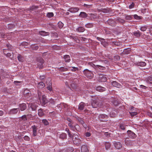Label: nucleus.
Masks as SVG:
<instances>
[{"mask_svg": "<svg viewBox=\"0 0 152 152\" xmlns=\"http://www.w3.org/2000/svg\"><path fill=\"white\" fill-rule=\"evenodd\" d=\"M18 60L20 62H23L24 60V57L20 54H18Z\"/></svg>", "mask_w": 152, "mask_h": 152, "instance_id": "nucleus-28", "label": "nucleus"}, {"mask_svg": "<svg viewBox=\"0 0 152 152\" xmlns=\"http://www.w3.org/2000/svg\"><path fill=\"white\" fill-rule=\"evenodd\" d=\"M98 118L100 121L104 122L108 121V116L105 114H100L99 115Z\"/></svg>", "mask_w": 152, "mask_h": 152, "instance_id": "nucleus-4", "label": "nucleus"}, {"mask_svg": "<svg viewBox=\"0 0 152 152\" xmlns=\"http://www.w3.org/2000/svg\"><path fill=\"white\" fill-rule=\"evenodd\" d=\"M134 18L136 19L137 20H140V16H138L136 14H135L134 15Z\"/></svg>", "mask_w": 152, "mask_h": 152, "instance_id": "nucleus-51", "label": "nucleus"}, {"mask_svg": "<svg viewBox=\"0 0 152 152\" xmlns=\"http://www.w3.org/2000/svg\"><path fill=\"white\" fill-rule=\"evenodd\" d=\"M116 114L114 112H111L110 114V116L112 117H114L115 116Z\"/></svg>", "mask_w": 152, "mask_h": 152, "instance_id": "nucleus-54", "label": "nucleus"}, {"mask_svg": "<svg viewBox=\"0 0 152 152\" xmlns=\"http://www.w3.org/2000/svg\"><path fill=\"white\" fill-rule=\"evenodd\" d=\"M84 74L89 78H92L94 76L92 72L87 69H86L83 71Z\"/></svg>", "mask_w": 152, "mask_h": 152, "instance_id": "nucleus-2", "label": "nucleus"}, {"mask_svg": "<svg viewBox=\"0 0 152 152\" xmlns=\"http://www.w3.org/2000/svg\"><path fill=\"white\" fill-rule=\"evenodd\" d=\"M68 134L69 137L71 138H73V136L75 135V134H73V133H71V132H70L69 133H68Z\"/></svg>", "mask_w": 152, "mask_h": 152, "instance_id": "nucleus-55", "label": "nucleus"}, {"mask_svg": "<svg viewBox=\"0 0 152 152\" xmlns=\"http://www.w3.org/2000/svg\"><path fill=\"white\" fill-rule=\"evenodd\" d=\"M27 115H22L21 117L20 118L21 119L24 121H26L27 120Z\"/></svg>", "mask_w": 152, "mask_h": 152, "instance_id": "nucleus-45", "label": "nucleus"}, {"mask_svg": "<svg viewBox=\"0 0 152 152\" xmlns=\"http://www.w3.org/2000/svg\"><path fill=\"white\" fill-rule=\"evenodd\" d=\"M79 17L80 18H85L88 17L87 14L84 12H81L79 15Z\"/></svg>", "mask_w": 152, "mask_h": 152, "instance_id": "nucleus-19", "label": "nucleus"}, {"mask_svg": "<svg viewBox=\"0 0 152 152\" xmlns=\"http://www.w3.org/2000/svg\"><path fill=\"white\" fill-rule=\"evenodd\" d=\"M56 100L54 99L51 98L50 99L49 102L53 104H55L56 103Z\"/></svg>", "mask_w": 152, "mask_h": 152, "instance_id": "nucleus-46", "label": "nucleus"}, {"mask_svg": "<svg viewBox=\"0 0 152 152\" xmlns=\"http://www.w3.org/2000/svg\"><path fill=\"white\" fill-rule=\"evenodd\" d=\"M48 86L47 87V89L49 91L50 94H51L53 93V89L52 86V83L51 82H49L47 84Z\"/></svg>", "mask_w": 152, "mask_h": 152, "instance_id": "nucleus-10", "label": "nucleus"}, {"mask_svg": "<svg viewBox=\"0 0 152 152\" xmlns=\"http://www.w3.org/2000/svg\"><path fill=\"white\" fill-rule=\"evenodd\" d=\"M136 64L140 66H146V63L145 62H138L136 63Z\"/></svg>", "mask_w": 152, "mask_h": 152, "instance_id": "nucleus-23", "label": "nucleus"}, {"mask_svg": "<svg viewBox=\"0 0 152 152\" xmlns=\"http://www.w3.org/2000/svg\"><path fill=\"white\" fill-rule=\"evenodd\" d=\"M85 103L83 102L80 103L78 106V109L81 110H83L85 106Z\"/></svg>", "mask_w": 152, "mask_h": 152, "instance_id": "nucleus-22", "label": "nucleus"}, {"mask_svg": "<svg viewBox=\"0 0 152 152\" xmlns=\"http://www.w3.org/2000/svg\"><path fill=\"white\" fill-rule=\"evenodd\" d=\"M45 78V77L44 76H40V79L41 80H42Z\"/></svg>", "mask_w": 152, "mask_h": 152, "instance_id": "nucleus-63", "label": "nucleus"}, {"mask_svg": "<svg viewBox=\"0 0 152 152\" xmlns=\"http://www.w3.org/2000/svg\"><path fill=\"white\" fill-rule=\"evenodd\" d=\"M76 31L78 32H83L84 31L85 29H76Z\"/></svg>", "mask_w": 152, "mask_h": 152, "instance_id": "nucleus-58", "label": "nucleus"}, {"mask_svg": "<svg viewBox=\"0 0 152 152\" xmlns=\"http://www.w3.org/2000/svg\"><path fill=\"white\" fill-rule=\"evenodd\" d=\"M31 48L33 50H37L39 48V47L37 45H31Z\"/></svg>", "mask_w": 152, "mask_h": 152, "instance_id": "nucleus-35", "label": "nucleus"}, {"mask_svg": "<svg viewBox=\"0 0 152 152\" xmlns=\"http://www.w3.org/2000/svg\"><path fill=\"white\" fill-rule=\"evenodd\" d=\"M117 21L118 22L123 23L125 22V21L124 20L120 18H118L117 19Z\"/></svg>", "mask_w": 152, "mask_h": 152, "instance_id": "nucleus-47", "label": "nucleus"}, {"mask_svg": "<svg viewBox=\"0 0 152 152\" xmlns=\"http://www.w3.org/2000/svg\"><path fill=\"white\" fill-rule=\"evenodd\" d=\"M112 85L119 88L122 87L121 85L115 81H113L111 83Z\"/></svg>", "mask_w": 152, "mask_h": 152, "instance_id": "nucleus-14", "label": "nucleus"}, {"mask_svg": "<svg viewBox=\"0 0 152 152\" xmlns=\"http://www.w3.org/2000/svg\"><path fill=\"white\" fill-rule=\"evenodd\" d=\"M99 81L101 82H105L107 80V78L104 76L102 75L99 78Z\"/></svg>", "mask_w": 152, "mask_h": 152, "instance_id": "nucleus-26", "label": "nucleus"}, {"mask_svg": "<svg viewBox=\"0 0 152 152\" xmlns=\"http://www.w3.org/2000/svg\"><path fill=\"white\" fill-rule=\"evenodd\" d=\"M79 10V8L77 7H74L69 8L68 11L71 13H75L77 12Z\"/></svg>", "mask_w": 152, "mask_h": 152, "instance_id": "nucleus-9", "label": "nucleus"}, {"mask_svg": "<svg viewBox=\"0 0 152 152\" xmlns=\"http://www.w3.org/2000/svg\"><path fill=\"white\" fill-rule=\"evenodd\" d=\"M64 59L66 62H69L70 60V57L69 55H65L64 57Z\"/></svg>", "mask_w": 152, "mask_h": 152, "instance_id": "nucleus-21", "label": "nucleus"}, {"mask_svg": "<svg viewBox=\"0 0 152 152\" xmlns=\"http://www.w3.org/2000/svg\"><path fill=\"white\" fill-rule=\"evenodd\" d=\"M45 86V85L42 82H40L38 84V87L39 88L42 89Z\"/></svg>", "mask_w": 152, "mask_h": 152, "instance_id": "nucleus-29", "label": "nucleus"}, {"mask_svg": "<svg viewBox=\"0 0 152 152\" xmlns=\"http://www.w3.org/2000/svg\"><path fill=\"white\" fill-rule=\"evenodd\" d=\"M24 140L26 141H29L30 140V138L27 136L26 135L24 137Z\"/></svg>", "mask_w": 152, "mask_h": 152, "instance_id": "nucleus-53", "label": "nucleus"}, {"mask_svg": "<svg viewBox=\"0 0 152 152\" xmlns=\"http://www.w3.org/2000/svg\"><path fill=\"white\" fill-rule=\"evenodd\" d=\"M128 135L130 138H134L136 137V135L135 134L130 130L127 131Z\"/></svg>", "mask_w": 152, "mask_h": 152, "instance_id": "nucleus-11", "label": "nucleus"}, {"mask_svg": "<svg viewBox=\"0 0 152 152\" xmlns=\"http://www.w3.org/2000/svg\"><path fill=\"white\" fill-rule=\"evenodd\" d=\"M7 56L8 57H11V54L10 53H7Z\"/></svg>", "mask_w": 152, "mask_h": 152, "instance_id": "nucleus-64", "label": "nucleus"}, {"mask_svg": "<svg viewBox=\"0 0 152 152\" xmlns=\"http://www.w3.org/2000/svg\"><path fill=\"white\" fill-rule=\"evenodd\" d=\"M124 16L126 20H131L132 19V16L130 15H128L126 14Z\"/></svg>", "mask_w": 152, "mask_h": 152, "instance_id": "nucleus-38", "label": "nucleus"}, {"mask_svg": "<svg viewBox=\"0 0 152 152\" xmlns=\"http://www.w3.org/2000/svg\"><path fill=\"white\" fill-rule=\"evenodd\" d=\"M88 18L90 20H95L98 18L99 17L96 14H90L88 15Z\"/></svg>", "mask_w": 152, "mask_h": 152, "instance_id": "nucleus-7", "label": "nucleus"}, {"mask_svg": "<svg viewBox=\"0 0 152 152\" xmlns=\"http://www.w3.org/2000/svg\"><path fill=\"white\" fill-rule=\"evenodd\" d=\"M75 123H69L68 124V126L71 128V129L73 131L74 130V126Z\"/></svg>", "mask_w": 152, "mask_h": 152, "instance_id": "nucleus-32", "label": "nucleus"}, {"mask_svg": "<svg viewBox=\"0 0 152 152\" xmlns=\"http://www.w3.org/2000/svg\"><path fill=\"white\" fill-rule=\"evenodd\" d=\"M59 70L61 72H65L67 71L68 69L66 67H61L59 68Z\"/></svg>", "mask_w": 152, "mask_h": 152, "instance_id": "nucleus-36", "label": "nucleus"}, {"mask_svg": "<svg viewBox=\"0 0 152 152\" xmlns=\"http://www.w3.org/2000/svg\"><path fill=\"white\" fill-rule=\"evenodd\" d=\"M74 128V130H73L74 131H77L79 132L81 130V129L79 125L76 123H75Z\"/></svg>", "mask_w": 152, "mask_h": 152, "instance_id": "nucleus-24", "label": "nucleus"}, {"mask_svg": "<svg viewBox=\"0 0 152 152\" xmlns=\"http://www.w3.org/2000/svg\"><path fill=\"white\" fill-rule=\"evenodd\" d=\"M105 147L106 149H108L110 147V144L109 142H106L105 143Z\"/></svg>", "mask_w": 152, "mask_h": 152, "instance_id": "nucleus-42", "label": "nucleus"}, {"mask_svg": "<svg viewBox=\"0 0 152 152\" xmlns=\"http://www.w3.org/2000/svg\"><path fill=\"white\" fill-rule=\"evenodd\" d=\"M42 122L45 125H47L48 124V121L46 119L42 120Z\"/></svg>", "mask_w": 152, "mask_h": 152, "instance_id": "nucleus-48", "label": "nucleus"}, {"mask_svg": "<svg viewBox=\"0 0 152 152\" xmlns=\"http://www.w3.org/2000/svg\"><path fill=\"white\" fill-rule=\"evenodd\" d=\"M67 135L66 133H62L60 135L59 138L62 139H64L66 138Z\"/></svg>", "mask_w": 152, "mask_h": 152, "instance_id": "nucleus-31", "label": "nucleus"}, {"mask_svg": "<svg viewBox=\"0 0 152 152\" xmlns=\"http://www.w3.org/2000/svg\"><path fill=\"white\" fill-rule=\"evenodd\" d=\"M114 44L117 46H119L120 45V44L119 42H114L113 43Z\"/></svg>", "mask_w": 152, "mask_h": 152, "instance_id": "nucleus-62", "label": "nucleus"}, {"mask_svg": "<svg viewBox=\"0 0 152 152\" xmlns=\"http://www.w3.org/2000/svg\"><path fill=\"white\" fill-rule=\"evenodd\" d=\"M115 147L117 149H119L122 147V145L119 142H115L114 143Z\"/></svg>", "mask_w": 152, "mask_h": 152, "instance_id": "nucleus-16", "label": "nucleus"}, {"mask_svg": "<svg viewBox=\"0 0 152 152\" xmlns=\"http://www.w3.org/2000/svg\"><path fill=\"white\" fill-rule=\"evenodd\" d=\"M21 83L20 81H14V83L15 84L17 85H19V84Z\"/></svg>", "mask_w": 152, "mask_h": 152, "instance_id": "nucleus-61", "label": "nucleus"}, {"mask_svg": "<svg viewBox=\"0 0 152 152\" xmlns=\"http://www.w3.org/2000/svg\"><path fill=\"white\" fill-rule=\"evenodd\" d=\"M70 70L72 71H75L78 70V68L75 67H72Z\"/></svg>", "mask_w": 152, "mask_h": 152, "instance_id": "nucleus-52", "label": "nucleus"}, {"mask_svg": "<svg viewBox=\"0 0 152 152\" xmlns=\"http://www.w3.org/2000/svg\"><path fill=\"white\" fill-rule=\"evenodd\" d=\"M54 16V14L52 12H48L47 14V16L49 18H51Z\"/></svg>", "mask_w": 152, "mask_h": 152, "instance_id": "nucleus-43", "label": "nucleus"}, {"mask_svg": "<svg viewBox=\"0 0 152 152\" xmlns=\"http://www.w3.org/2000/svg\"><path fill=\"white\" fill-rule=\"evenodd\" d=\"M61 105L62 107H64V108L67 109L68 107V106L66 104L64 103L61 104Z\"/></svg>", "mask_w": 152, "mask_h": 152, "instance_id": "nucleus-49", "label": "nucleus"}, {"mask_svg": "<svg viewBox=\"0 0 152 152\" xmlns=\"http://www.w3.org/2000/svg\"><path fill=\"white\" fill-rule=\"evenodd\" d=\"M85 135L87 137H89L91 135V134L90 132H87L85 133Z\"/></svg>", "mask_w": 152, "mask_h": 152, "instance_id": "nucleus-59", "label": "nucleus"}, {"mask_svg": "<svg viewBox=\"0 0 152 152\" xmlns=\"http://www.w3.org/2000/svg\"><path fill=\"white\" fill-rule=\"evenodd\" d=\"M126 125L123 124H121L119 125V128L122 130H124L126 128Z\"/></svg>", "mask_w": 152, "mask_h": 152, "instance_id": "nucleus-34", "label": "nucleus"}, {"mask_svg": "<svg viewBox=\"0 0 152 152\" xmlns=\"http://www.w3.org/2000/svg\"><path fill=\"white\" fill-rule=\"evenodd\" d=\"M39 33L40 35H42L43 36H46L48 35L49 34V32H46L44 31H40Z\"/></svg>", "mask_w": 152, "mask_h": 152, "instance_id": "nucleus-30", "label": "nucleus"}, {"mask_svg": "<svg viewBox=\"0 0 152 152\" xmlns=\"http://www.w3.org/2000/svg\"><path fill=\"white\" fill-rule=\"evenodd\" d=\"M81 152H89V151L86 146L83 145L81 147Z\"/></svg>", "mask_w": 152, "mask_h": 152, "instance_id": "nucleus-20", "label": "nucleus"}, {"mask_svg": "<svg viewBox=\"0 0 152 152\" xmlns=\"http://www.w3.org/2000/svg\"><path fill=\"white\" fill-rule=\"evenodd\" d=\"M134 36H136L137 37H138L140 36V33L139 31H137L136 32H134Z\"/></svg>", "mask_w": 152, "mask_h": 152, "instance_id": "nucleus-44", "label": "nucleus"}, {"mask_svg": "<svg viewBox=\"0 0 152 152\" xmlns=\"http://www.w3.org/2000/svg\"><path fill=\"white\" fill-rule=\"evenodd\" d=\"M137 111H130L129 112V113L132 116H134L137 114Z\"/></svg>", "mask_w": 152, "mask_h": 152, "instance_id": "nucleus-39", "label": "nucleus"}, {"mask_svg": "<svg viewBox=\"0 0 152 152\" xmlns=\"http://www.w3.org/2000/svg\"><path fill=\"white\" fill-rule=\"evenodd\" d=\"M39 99L41 103H42V105L44 106L48 102V100H47L45 95H42L41 98Z\"/></svg>", "mask_w": 152, "mask_h": 152, "instance_id": "nucleus-6", "label": "nucleus"}, {"mask_svg": "<svg viewBox=\"0 0 152 152\" xmlns=\"http://www.w3.org/2000/svg\"><path fill=\"white\" fill-rule=\"evenodd\" d=\"M58 25L59 28H62L64 26V24L61 21H59L58 23Z\"/></svg>", "mask_w": 152, "mask_h": 152, "instance_id": "nucleus-41", "label": "nucleus"}, {"mask_svg": "<svg viewBox=\"0 0 152 152\" xmlns=\"http://www.w3.org/2000/svg\"><path fill=\"white\" fill-rule=\"evenodd\" d=\"M134 3H132L129 6V9H131L133 8L134 6Z\"/></svg>", "mask_w": 152, "mask_h": 152, "instance_id": "nucleus-57", "label": "nucleus"}, {"mask_svg": "<svg viewBox=\"0 0 152 152\" xmlns=\"http://www.w3.org/2000/svg\"><path fill=\"white\" fill-rule=\"evenodd\" d=\"M38 114L40 117H42L44 115V113L42 111V110L41 109H40L38 110Z\"/></svg>", "mask_w": 152, "mask_h": 152, "instance_id": "nucleus-27", "label": "nucleus"}, {"mask_svg": "<svg viewBox=\"0 0 152 152\" xmlns=\"http://www.w3.org/2000/svg\"><path fill=\"white\" fill-rule=\"evenodd\" d=\"M96 90L100 92H102L106 90V88L101 86H98L96 88Z\"/></svg>", "mask_w": 152, "mask_h": 152, "instance_id": "nucleus-15", "label": "nucleus"}, {"mask_svg": "<svg viewBox=\"0 0 152 152\" xmlns=\"http://www.w3.org/2000/svg\"><path fill=\"white\" fill-rule=\"evenodd\" d=\"M19 107L21 111H23L26 109V104L23 103L21 104H20Z\"/></svg>", "mask_w": 152, "mask_h": 152, "instance_id": "nucleus-17", "label": "nucleus"}, {"mask_svg": "<svg viewBox=\"0 0 152 152\" xmlns=\"http://www.w3.org/2000/svg\"><path fill=\"white\" fill-rule=\"evenodd\" d=\"M147 81L150 84H152V77H148L147 79Z\"/></svg>", "mask_w": 152, "mask_h": 152, "instance_id": "nucleus-40", "label": "nucleus"}, {"mask_svg": "<svg viewBox=\"0 0 152 152\" xmlns=\"http://www.w3.org/2000/svg\"><path fill=\"white\" fill-rule=\"evenodd\" d=\"M88 64L95 69L97 68L101 70H104L106 69L105 67L104 66L99 65H96L92 62H89Z\"/></svg>", "mask_w": 152, "mask_h": 152, "instance_id": "nucleus-5", "label": "nucleus"}, {"mask_svg": "<svg viewBox=\"0 0 152 152\" xmlns=\"http://www.w3.org/2000/svg\"><path fill=\"white\" fill-rule=\"evenodd\" d=\"M23 94L26 98H28L31 96V93L30 91L26 89L24 90Z\"/></svg>", "mask_w": 152, "mask_h": 152, "instance_id": "nucleus-8", "label": "nucleus"}, {"mask_svg": "<svg viewBox=\"0 0 152 152\" xmlns=\"http://www.w3.org/2000/svg\"><path fill=\"white\" fill-rule=\"evenodd\" d=\"M38 94L39 99H41L42 96L41 92L38 91Z\"/></svg>", "mask_w": 152, "mask_h": 152, "instance_id": "nucleus-60", "label": "nucleus"}, {"mask_svg": "<svg viewBox=\"0 0 152 152\" xmlns=\"http://www.w3.org/2000/svg\"><path fill=\"white\" fill-rule=\"evenodd\" d=\"M85 26L87 28H91L93 26V24L92 23H88L85 25Z\"/></svg>", "mask_w": 152, "mask_h": 152, "instance_id": "nucleus-37", "label": "nucleus"}, {"mask_svg": "<svg viewBox=\"0 0 152 152\" xmlns=\"http://www.w3.org/2000/svg\"><path fill=\"white\" fill-rule=\"evenodd\" d=\"M130 111H137V109L136 108L134 107H131L130 108Z\"/></svg>", "mask_w": 152, "mask_h": 152, "instance_id": "nucleus-50", "label": "nucleus"}, {"mask_svg": "<svg viewBox=\"0 0 152 152\" xmlns=\"http://www.w3.org/2000/svg\"><path fill=\"white\" fill-rule=\"evenodd\" d=\"M91 105L93 108H96L100 107L102 103L98 97H95L92 99Z\"/></svg>", "mask_w": 152, "mask_h": 152, "instance_id": "nucleus-1", "label": "nucleus"}, {"mask_svg": "<svg viewBox=\"0 0 152 152\" xmlns=\"http://www.w3.org/2000/svg\"><path fill=\"white\" fill-rule=\"evenodd\" d=\"M99 12H102L104 13H107L110 11V9L109 8L101 9L98 10Z\"/></svg>", "mask_w": 152, "mask_h": 152, "instance_id": "nucleus-12", "label": "nucleus"}, {"mask_svg": "<svg viewBox=\"0 0 152 152\" xmlns=\"http://www.w3.org/2000/svg\"><path fill=\"white\" fill-rule=\"evenodd\" d=\"M44 63V60L42 58H38L37 59V68L39 69H42L43 68V64Z\"/></svg>", "mask_w": 152, "mask_h": 152, "instance_id": "nucleus-3", "label": "nucleus"}, {"mask_svg": "<svg viewBox=\"0 0 152 152\" xmlns=\"http://www.w3.org/2000/svg\"><path fill=\"white\" fill-rule=\"evenodd\" d=\"M32 128L33 130V135L35 136L37 134V127L35 126L34 125L32 126Z\"/></svg>", "mask_w": 152, "mask_h": 152, "instance_id": "nucleus-18", "label": "nucleus"}, {"mask_svg": "<svg viewBox=\"0 0 152 152\" xmlns=\"http://www.w3.org/2000/svg\"><path fill=\"white\" fill-rule=\"evenodd\" d=\"M18 111V108H13L11 109L10 112V114H15L17 113Z\"/></svg>", "mask_w": 152, "mask_h": 152, "instance_id": "nucleus-25", "label": "nucleus"}, {"mask_svg": "<svg viewBox=\"0 0 152 152\" xmlns=\"http://www.w3.org/2000/svg\"><path fill=\"white\" fill-rule=\"evenodd\" d=\"M131 51V50L129 48H128L126 49H124V50L123 53L124 54H128L130 53Z\"/></svg>", "mask_w": 152, "mask_h": 152, "instance_id": "nucleus-33", "label": "nucleus"}, {"mask_svg": "<svg viewBox=\"0 0 152 152\" xmlns=\"http://www.w3.org/2000/svg\"><path fill=\"white\" fill-rule=\"evenodd\" d=\"M107 21V23L111 26H113L115 25V22L112 19H109Z\"/></svg>", "mask_w": 152, "mask_h": 152, "instance_id": "nucleus-13", "label": "nucleus"}, {"mask_svg": "<svg viewBox=\"0 0 152 152\" xmlns=\"http://www.w3.org/2000/svg\"><path fill=\"white\" fill-rule=\"evenodd\" d=\"M125 143L126 145H129L130 144V142L127 139L125 140Z\"/></svg>", "mask_w": 152, "mask_h": 152, "instance_id": "nucleus-56", "label": "nucleus"}]
</instances>
